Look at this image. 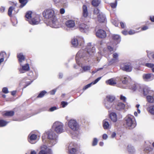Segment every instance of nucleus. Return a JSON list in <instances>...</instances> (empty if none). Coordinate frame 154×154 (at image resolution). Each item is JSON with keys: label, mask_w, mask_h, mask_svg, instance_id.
Wrapping results in <instances>:
<instances>
[{"label": "nucleus", "mask_w": 154, "mask_h": 154, "mask_svg": "<svg viewBox=\"0 0 154 154\" xmlns=\"http://www.w3.org/2000/svg\"><path fill=\"white\" fill-rule=\"evenodd\" d=\"M43 15L45 18V22L47 26L53 28H58V20L54 10L48 9L45 10Z\"/></svg>", "instance_id": "1"}, {"label": "nucleus", "mask_w": 154, "mask_h": 154, "mask_svg": "<svg viewBox=\"0 0 154 154\" xmlns=\"http://www.w3.org/2000/svg\"><path fill=\"white\" fill-rule=\"evenodd\" d=\"M72 44L74 47H76L77 46H82V50L79 51L84 50L83 48H85L84 50V52L82 53L84 54L85 52L87 53L88 54H90L91 52H94L95 51V47L91 45V43L88 44L87 46H84V40L82 37H77L72 38L71 41Z\"/></svg>", "instance_id": "2"}, {"label": "nucleus", "mask_w": 154, "mask_h": 154, "mask_svg": "<svg viewBox=\"0 0 154 154\" xmlns=\"http://www.w3.org/2000/svg\"><path fill=\"white\" fill-rule=\"evenodd\" d=\"M57 135L51 130L46 131L42 136V141L49 147L54 146L57 143Z\"/></svg>", "instance_id": "3"}, {"label": "nucleus", "mask_w": 154, "mask_h": 154, "mask_svg": "<svg viewBox=\"0 0 154 154\" xmlns=\"http://www.w3.org/2000/svg\"><path fill=\"white\" fill-rule=\"evenodd\" d=\"M83 49L84 50L85 48H83ZM84 51L83 50L78 51L75 57L76 63L79 66H81L82 68V72L89 71L91 69V66H81V61L82 59L83 58L84 60H85L87 59V57L88 55H91L92 53H94L91 52L90 54H88L87 53L85 52L84 54H82V53L84 52Z\"/></svg>", "instance_id": "4"}, {"label": "nucleus", "mask_w": 154, "mask_h": 154, "mask_svg": "<svg viewBox=\"0 0 154 154\" xmlns=\"http://www.w3.org/2000/svg\"><path fill=\"white\" fill-rule=\"evenodd\" d=\"M32 12L28 11L26 14L25 17L27 19L26 20L28 21L30 24L34 25L38 24L41 20L39 16L36 15L34 17L32 18Z\"/></svg>", "instance_id": "5"}, {"label": "nucleus", "mask_w": 154, "mask_h": 154, "mask_svg": "<svg viewBox=\"0 0 154 154\" xmlns=\"http://www.w3.org/2000/svg\"><path fill=\"white\" fill-rule=\"evenodd\" d=\"M124 125L126 128L131 129L136 126V122L133 116L128 115L126 117L125 119Z\"/></svg>", "instance_id": "6"}, {"label": "nucleus", "mask_w": 154, "mask_h": 154, "mask_svg": "<svg viewBox=\"0 0 154 154\" xmlns=\"http://www.w3.org/2000/svg\"><path fill=\"white\" fill-rule=\"evenodd\" d=\"M77 144L74 142H71L67 145L66 149L69 154H75L77 151L76 148Z\"/></svg>", "instance_id": "7"}, {"label": "nucleus", "mask_w": 154, "mask_h": 154, "mask_svg": "<svg viewBox=\"0 0 154 154\" xmlns=\"http://www.w3.org/2000/svg\"><path fill=\"white\" fill-rule=\"evenodd\" d=\"M68 125L69 128L73 131H77L79 129V125L75 120H70L68 123Z\"/></svg>", "instance_id": "8"}, {"label": "nucleus", "mask_w": 154, "mask_h": 154, "mask_svg": "<svg viewBox=\"0 0 154 154\" xmlns=\"http://www.w3.org/2000/svg\"><path fill=\"white\" fill-rule=\"evenodd\" d=\"M120 69L126 72H131L132 70V66L130 63H123L120 65Z\"/></svg>", "instance_id": "9"}, {"label": "nucleus", "mask_w": 154, "mask_h": 154, "mask_svg": "<svg viewBox=\"0 0 154 154\" xmlns=\"http://www.w3.org/2000/svg\"><path fill=\"white\" fill-rule=\"evenodd\" d=\"M40 149L38 154H53L52 150L45 145L41 146Z\"/></svg>", "instance_id": "10"}, {"label": "nucleus", "mask_w": 154, "mask_h": 154, "mask_svg": "<svg viewBox=\"0 0 154 154\" xmlns=\"http://www.w3.org/2000/svg\"><path fill=\"white\" fill-rule=\"evenodd\" d=\"M79 30L82 32L87 33L90 29V26L89 24L85 23H81L79 25Z\"/></svg>", "instance_id": "11"}, {"label": "nucleus", "mask_w": 154, "mask_h": 154, "mask_svg": "<svg viewBox=\"0 0 154 154\" xmlns=\"http://www.w3.org/2000/svg\"><path fill=\"white\" fill-rule=\"evenodd\" d=\"M143 94L144 96L148 95H154V91L151 90L150 88L147 86H144L143 89Z\"/></svg>", "instance_id": "12"}, {"label": "nucleus", "mask_w": 154, "mask_h": 154, "mask_svg": "<svg viewBox=\"0 0 154 154\" xmlns=\"http://www.w3.org/2000/svg\"><path fill=\"white\" fill-rule=\"evenodd\" d=\"M20 65L21 67H20L18 69L20 73H24L25 72L29 70L30 67L28 63H26L23 65L22 63V64Z\"/></svg>", "instance_id": "13"}, {"label": "nucleus", "mask_w": 154, "mask_h": 154, "mask_svg": "<svg viewBox=\"0 0 154 154\" xmlns=\"http://www.w3.org/2000/svg\"><path fill=\"white\" fill-rule=\"evenodd\" d=\"M37 135L34 134L30 133L28 137V141L31 144H34L36 142Z\"/></svg>", "instance_id": "14"}, {"label": "nucleus", "mask_w": 154, "mask_h": 154, "mask_svg": "<svg viewBox=\"0 0 154 154\" xmlns=\"http://www.w3.org/2000/svg\"><path fill=\"white\" fill-rule=\"evenodd\" d=\"M115 109L119 111H121L125 109V105L122 103L119 102L117 104L113 103Z\"/></svg>", "instance_id": "15"}, {"label": "nucleus", "mask_w": 154, "mask_h": 154, "mask_svg": "<svg viewBox=\"0 0 154 154\" xmlns=\"http://www.w3.org/2000/svg\"><path fill=\"white\" fill-rule=\"evenodd\" d=\"M96 35L98 38H103L106 36L105 31L102 29L98 30L96 33Z\"/></svg>", "instance_id": "16"}, {"label": "nucleus", "mask_w": 154, "mask_h": 154, "mask_svg": "<svg viewBox=\"0 0 154 154\" xmlns=\"http://www.w3.org/2000/svg\"><path fill=\"white\" fill-rule=\"evenodd\" d=\"M142 77L143 80L145 81H150L153 79L152 74L150 73L144 74Z\"/></svg>", "instance_id": "17"}, {"label": "nucleus", "mask_w": 154, "mask_h": 154, "mask_svg": "<svg viewBox=\"0 0 154 154\" xmlns=\"http://www.w3.org/2000/svg\"><path fill=\"white\" fill-rule=\"evenodd\" d=\"M66 27L69 28H72L75 26V21L70 20L67 21L66 22Z\"/></svg>", "instance_id": "18"}, {"label": "nucleus", "mask_w": 154, "mask_h": 154, "mask_svg": "<svg viewBox=\"0 0 154 154\" xmlns=\"http://www.w3.org/2000/svg\"><path fill=\"white\" fill-rule=\"evenodd\" d=\"M112 37L115 45H116L119 43L121 41V37L119 35H112Z\"/></svg>", "instance_id": "19"}, {"label": "nucleus", "mask_w": 154, "mask_h": 154, "mask_svg": "<svg viewBox=\"0 0 154 154\" xmlns=\"http://www.w3.org/2000/svg\"><path fill=\"white\" fill-rule=\"evenodd\" d=\"M17 57L18 58L20 65H22L23 62L25 61V56L23 55V53H21L17 54Z\"/></svg>", "instance_id": "20"}, {"label": "nucleus", "mask_w": 154, "mask_h": 154, "mask_svg": "<svg viewBox=\"0 0 154 154\" xmlns=\"http://www.w3.org/2000/svg\"><path fill=\"white\" fill-rule=\"evenodd\" d=\"M113 58L109 61V65H111L113 63L116 62L118 60L119 55L116 53H115L112 54Z\"/></svg>", "instance_id": "21"}, {"label": "nucleus", "mask_w": 154, "mask_h": 154, "mask_svg": "<svg viewBox=\"0 0 154 154\" xmlns=\"http://www.w3.org/2000/svg\"><path fill=\"white\" fill-rule=\"evenodd\" d=\"M98 20L99 22L103 23L106 20L105 15L103 13H100L97 16Z\"/></svg>", "instance_id": "22"}, {"label": "nucleus", "mask_w": 154, "mask_h": 154, "mask_svg": "<svg viewBox=\"0 0 154 154\" xmlns=\"http://www.w3.org/2000/svg\"><path fill=\"white\" fill-rule=\"evenodd\" d=\"M101 77H100L95 79L94 81L90 83L85 86L83 88V90H85L88 88L90 87L92 84L94 85L97 83L101 79Z\"/></svg>", "instance_id": "23"}, {"label": "nucleus", "mask_w": 154, "mask_h": 154, "mask_svg": "<svg viewBox=\"0 0 154 154\" xmlns=\"http://www.w3.org/2000/svg\"><path fill=\"white\" fill-rule=\"evenodd\" d=\"M121 80L123 84H127L131 81V79L129 76L125 75L123 77Z\"/></svg>", "instance_id": "24"}, {"label": "nucleus", "mask_w": 154, "mask_h": 154, "mask_svg": "<svg viewBox=\"0 0 154 154\" xmlns=\"http://www.w3.org/2000/svg\"><path fill=\"white\" fill-rule=\"evenodd\" d=\"M83 16L85 17H86L88 15L87 6L84 5L82 6Z\"/></svg>", "instance_id": "25"}, {"label": "nucleus", "mask_w": 154, "mask_h": 154, "mask_svg": "<svg viewBox=\"0 0 154 154\" xmlns=\"http://www.w3.org/2000/svg\"><path fill=\"white\" fill-rule=\"evenodd\" d=\"M115 97L112 95H109L106 96V100L109 103H112L115 99Z\"/></svg>", "instance_id": "26"}, {"label": "nucleus", "mask_w": 154, "mask_h": 154, "mask_svg": "<svg viewBox=\"0 0 154 154\" xmlns=\"http://www.w3.org/2000/svg\"><path fill=\"white\" fill-rule=\"evenodd\" d=\"M127 150L130 154H133L135 152L134 147L131 144H129L127 146Z\"/></svg>", "instance_id": "27"}, {"label": "nucleus", "mask_w": 154, "mask_h": 154, "mask_svg": "<svg viewBox=\"0 0 154 154\" xmlns=\"http://www.w3.org/2000/svg\"><path fill=\"white\" fill-rule=\"evenodd\" d=\"M147 101L149 103H153L154 102V95H148L146 97Z\"/></svg>", "instance_id": "28"}, {"label": "nucleus", "mask_w": 154, "mask_h": 154, "mask_svg": "<svg viewBox=\"0 0 154 154\" xmlns=\"http://www.w3.org/2000/svg\"><path fill=\"white\" fill-rule=\"evenodd\" d=\"M110 118L112 121L114 122H116L117 121V115L114 112H112L110 113Z\"/></svg>", "instance_id": "29"}, {"label": "nucleus", "mask_w": 154, "mask_h": 154, "mask_svg": "<svg viewBox=\"0 0 154 154\" xmlns=\"http://www.w3.org/2000/svg\"><path fill=\"white\" fill-rule=\"evenodd\" d=\"M19 2L20 5L18 7L22 8L25 6L28 2V0H19Z\"/></svg>", "instance_id": "30"}, {"label": "nucleus", "mask_w": 154, "mask_h": 154, "mask_svg": "<svg viewBox=\"0 0 154 154\" xmlns=\"http://www.w3.org/2000/svg\"><path fill=\"white\" fill-rule=\"evenodd\" d=\"M64 131L63 124L61 122H58V134Z\"/></svg>", "instance_id": "31"}, {"label": "nucleus", "mask_w": 154, "mask_h": 154, "mask_svg": "<svg viewBox=\"0 0 154 154\" xmlns=\"http://www.w3.org/2000/svg\"><path fill=\"white\" fill-rule=\"evenodd\" d=\"M147 111L151 114L154 115V105L149 106L147 108Z\"/></svg>", "instance_id": "32"}, {"label": "nucleus", "mask_w": 154, "mask_h": 154, "mask_svg": "<svg viewBox=\"0 0 154 154\" xmlns=\"http://www.w3.org/2000/svg\"><path fill=\"white\" fill-rule=\"evenodd\" d=\"M103 125L105 129H108L109 126V125L107 119L104 120L103 122Z\"/></svg>", "instance_id": "33"}, {"label": "nucleus", "mask_w": 154, "mask_h": 154, "mask_svg": "<svg viewBox=\"0 0 154 154\" xmlns=\"http://www.w3.org/2000/svg\"><path fill=\"white\" fill-rule=\"evenodd\" d=\"M106 83L107 84H109L111 85H114L116 83V82L114 81L112 79H111L106 81Z\"/></svg>", "instance_id": "34"}, {"label": "nucleus", "mask_w": 154, "mask_h": 154, "mask_svg": "<svg viewBox=\"0 0 154 154\" xmlns=\"http://www.w3.org/2000/svg\"><path fill=\"white\" fill-rule=\"evenodd\" d=\"M100 3V0H92V5L94 7H97Z\"/></svg>", "instance_id": "35"}, {"label": "nucleus", "mask_w": 154, "mask_h": 154, "mask_svg": "<svg viewBox=\"0 0 154 154\" xmlns=\"http://www.w3.org/2000/svg\"><path fill=\"white\" fill-rule=\"evenodd\" d=\"M113 104L112 103H109V102H108L107 101L104 103L105 106L106 108L108 109H110L112 107Z\"/></svg>", "instance_id": "36"}, {"label": "nucleus", "mask_w": 154, "mask_h": 154, "mask_svg": "<svg viewBox=\"0 0 154 154\" xmlns=\"http://www.w3.org/2000/svg\"><path fill=\"white\" fill-rule=\"evenodd\" d=\"M52 129L57 132L58 131V122H55L52 126Z\"/></svg>", "instance_id": "37"}, {"label": "nucleus", "mask_w": 154, "mask_h": 154, "mask_svg": "<svg viewBox=\"0 0 154 154\" xmlns=\"http://www.w3.org/2000/svg\"><path fill=\"white\" fill-rule=\"evenodd\" d=\"M15 8V7L13 6H11L9 8L8 11V14L9 16H11L12 11Z\"/></svg>", "instance_id": "38"}, {"label": "nucleus", "mask_w": 154, "mask_h": 154, "mask_svg": "<svg viewBox=\"0 0 154 154\" xmlns=\"http://www.w3.org/2000/svg\"><path fill=\"white\" fill-rule=\"evenodd\" d=\"M47 93V92L45 91H41L37 97V98H41L43 97Z\"/></svg>", "instance_id": "39"}, {"label": "nucleus", "mask_w": 154, "mask_h": 154, "mask_svg": "<svg viewBox=\"0 0 154 154\" xmlns=\"http://www.w3.org/2000/svg\"><path fill=\"white\" fill-rule=\"evenodd\" d=\"M9 122H6L4 120H0V127H3L5 126Z\"/></svg>", "instance_id": "40"}, {"label": "nucleus", "mask_w": 154, "mask_h": 154, "mask_svg": "<svg viewBox=\"0 0 154 154\" xmlns=\"http://www.w3.org/2000/svg\"><path fill=\"white\" fill-rule=\"evenodd\" d=\"M14 112L13 111H8L6 112L4 115L5 116H12L14 115Z\"/></svg>", "instance_id": "41"}, {"label": "nucleus", "mask_w": 154, "mask_h": 154, "mask_svg": "<svg viewBox=\"0 0 154 154\" xmlns=\"http://www.w3.org/2000/svg\"><path fill=\"white\" fill-rule=\"evenodd\" d=\"M139 87V86L138 85L134 84L131 85L130 89L133 91H135L137 89V88Z\"/></svg>", "instance_id": "42"}, {"label": "nucleus", "mask_w": 154, "mask_h": 154, "mask_svg": "<svg viewBox=\"0 0 154 154\" xmlns=\"http://www.w3.org/2000/svg\"><path fill=\"white\" fill-rule=\"evenodd\" d=\"M6 53L4 51H2L0 53V59L4 60L5 57L6 56Z\"/></svg>", "instance_id": "43"}, {"label": "nucleus", "mask_w": 154, "mask_h": 154, "mask_svg": "<svg viewBox=\"0 0 154 154\" xmlns=\"http://www.w3.org/2000/svg\"><path fill=\"white\" fill-rule=\"evenodd\" d=\"M107 48L108 51H109L111 54H112L114 52V50L112 47L110 46H108Z\"/></svg>", "instance_id": "44"}, {"label": "nucleus", "mask_w": 154, "mask_h": 154, "mask_svg": "<svg viewBox=\"0 0 154 154\" xmlns=\"http://www.w3.org/2000/svg\"><path fill=\"white\" fill-rule=\"evenodd\" d=\"M97 143L98 140L96 138H94L92 143V146H96L97 144Z\"/></svg>", "instance_id": "45"}, {"label": "nucleus", "mask_w": 154, "mask_h": 154, "mask_svg": "<svg viewBox=\"0 0 154 154\" xmlns=\"http://www.w3.org/2000/svg\"><path fill=\"white\" fill-rule=\"evenodd\" d=\"M145 66L152 69L153 67H154V64L150 63H146L145 64Z\"/></svg>", "instance_id": "46"}, {"label": "nucleus", "mask_w": 154, "mask_h": 154, "mask_svg": "<svg viewBox=\"0 0 154 154\" xmlns=\"http://www.w3.org/2000/svg\"><path fill=\"white\" fill-rule=\"evenodd\" d=\"M117 5V1L116 0L115 3H111L110 5L111 7L112 8H116Z\"/></svg>", "instance_id": "47"}, {"label": "nucleus", "mask_w": 154, "mask_h": 154, "mask_svg": "<svg viewBox=\"0 0 154 154\" xmlns=\"http://www.w3.org/2000/svg\"><path fill=\"white\" fill-rule=\"evenodd\" d=\"M153 149V148L150 146H147L146 147L145 149V150L146 152H150Z\"/></svg>", "instance_id": "48"}, {"label": "nucleus", "mask_w": 154, "mask_h": 154, "mask_svg": "<svg viewBox=\"0 0 154 154\" xmlns=\"http://www.w3.org/2000/svg\"><path fill=\"white\" fill-rule=\"evenodd\" d=\"M2 91L5 94H7L9 92L8 88L7 87L3 88L2 89Z\"/></svg>", "instance_id": "49"}, {"label": "nucleus", "mask_w": 154, "mask_h": 154, "mask_svg": "<svg viewBox=\"0 0 154 154\" xmlns=\"http://www.w3.org/2000/svg\"><path fill=\"white\" fill-rule=\"evenodd\" d=\"M100 13V10L97 8H96L94 9V14H97Z\"/></svg>", "instance_id": "50"}, {"label": "nucleus", "mask_w": 154, "mask_h": 154, "mask_svg": "<svg viewBox=\"0 0 154 154\" xmlns=\"http://www.w3.org/2000/svg\"><path fill=\"white\" fill-rule=\"evenodd\" d=\"M137 32H138L137 31H135V30H131L128 32V34L130 35H132Z\"/></svg>", "instance_id": "51"}, {"label": "nucleus", "mask_w": 154, "mask_h": 154, "mask_svg": "<svg viewBox=\"0 0 154 154\" xmlns=\"http://www.w3.org/2000/svg\"><path fill=\"white\" fill-rule=\"evenodd\" d=\"M5 10V7L4 6H1L0 8V11L1 13H4Z\"/></svg>", "instance_id": "52"}, {"label": "nucleus", "mask_w": 154, "mask_h": 154, "mask_svg": "<svg viewBox=\"0 0 154 154\" xmlns=\"http://www.w3.org/2000/svg\"><path fill=\"white\" fill-rule=\"evenodd\" d=\"M67 104L68 103L67 102L64 101H62L61 103V105L63 107H65L67 105Z\"/></svg>", "instance_id": "53"}, {"label": "nucleus", "mask_w": 154, "mask_h": 154, "mask_svg": "<svg viewBox=\"0 0 154 154\" xmlns=\"http://www.w3.org/2000/svg\"><path fill=\"white\" fill-rule=\"evenodd\" d=\"M56 109H57V107L54 106L50 108L49 109V111L50 112H53Z\"/></svg>", "instance_id": "54"}, {"label": "nucleus", "mask_w": 154, "mask_h": 154, "mask_svg": "<svg viewBox=\"0 0 154 154\" xmlns=\"http://www.w3.org/2000/svg\"><path fill=\"white\" fill-rule=\"evenodd\" d=\"M120 99L123 102H125L126 101V98L125 96L121 95L120 96Z\"/></svg>", "instance_id": "55"}, {"label": "nucleus", "mask_w": 154, "mask_h": 154, "mask_svg": "<svg viewBox=\"0 0 154 154\" xmlns=\"http://www.w3.org/2000/svg\"><path fill=\"white\" fill-rule=\"evenodd\" d=\"M108 137V135L106 134H104L102 136V138L104 140H106L107 139Z\"/></svg>", "instance_id": "56"}, {"label": "nucleus", "mask_w": 154, "mask_h": 154, "mask_svg": "<svg viewBox=\"0 0 154 154\" xmlns=\"http://www.w3.org/2000/svg\"><path fill=\"white\" fill-rule=\"evenodd\" d=\"M33 82V81L29 82H26V85L24 86V88H26L27 86L30 85L31 83Z\"/></svg>", "instance_id": "57"}, {"label": "nucleus", "mask_w": 154, "mask_h": 154, "mask_svg": "<svg viewBox=\"0 0 154 154\" xmlns=\"http://www.w3.org/2000/svg\"><path fill=\"white\" fill-rule=\"evenodd\" d=\"M56 91V89H54L50 92V94L51 95H54L55 94Z\"/></svg>", "instance_id": "58"}, {"label": "nucleus", "mask_w": 154, "mask_h": 154, "mask_svg": "<svg viewBox=\"0 0 154 154\" xmlns=\"http://www.w3.org/2000/svg\"><path fill=\"white\" fill-rule=\"evenodd\" d=\"M65 12V10L63 8H61L60 10V12L61 14H63Z\"/></svg>", "instance_id": "59"}, {"label": "nucleus", "mask_w": 154, "mask_h": 154, "mask_svg": "<svg viewBox=\"0 0 154 154\" xmlns=\"http://www.w3.org/2000/svg\"><path fill=\"white\" fill-rule=\"evenodd\" d=\"M148 29V28L147 26H143L142 28V30H147Z\"/></svg>", "instance_id": "60"}, {"label": "nucleus", "mask_w": 154, "mask_h": 154, "mask_svg": "<svg viewBox=\"0 0 154 154\" xmlns=\"http://www.w3.org/2000/svg\"><path fill=\"white\" fill-rule=\"evenodd\" d=\"M120 25L121 26V27L122 28H124L125 27V25H124V23L122 22H120Z\"/></svg>", "instance_id": "61"}, {"label": "nucleus", "mask_w": 154, "mask_h": 154, "mask_svg": "<svg viewBox=\"0 0 154 154\" xmlns=\"http://www.w3.org/2000/svg\"><path fill=\"white\" fill-rule=\"evenodd\" d=\"M17 3L16 2H12L11 5L13 6H17Z\"/></svg>", "instance_id": "62"}, {"label": "nucleus", "mask_w": 154, "mask_h": 154, "mask_svg": "<svg viewBox=\"0 0 154 154\" xmlns=\"http://www.w3.org/2000/svg\"><path fill=\"white\" fill-rule=\"evenodd\" d=\"M116 133L115 132H113L111 135V137L112 138H113L116 136Z\"/></svg>", "instance_id": "63"}, {"label": "nucleus", "mask_w": 154, "mask_h": 154, "mask_svg": "<svg viewBox=\"0 0 154 154\" xmlns=\"http://www.w3.org/2000/svg\"><path fill=\"white\" fill-rule=\"evenodd\" d=\"M150 19L152 22H154V16H150Z\"/></svg>", "instance_id": "64"}]
</instances>
